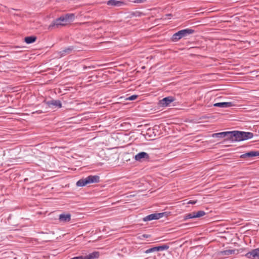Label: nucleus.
I'll use <instances>...</instances> for the list:
<instances>
[{
    "instance_id": "nucleus-7",
    "label": "nucleus",
    "mask_w": 259,
    "mask_h": 259,
    "mask_svg": "<svg viewBox=\"0 0 259 259\" xmlns=\"http://www.w3.org/2000/svg\"><path fill=\"white\" fill-rule=\"evenodd\" d=\"M148 154L144 152L139 153L135 156V160L138 161H142L144 159H148Z\"/></svg>"
},
{
    "instance_id": "nucleus-13",
    "label": "nucleus",
    "mask_w": 259,
    "mask_h": 259,
    "mask_svg": "<svg viewBox=\"0 0 259 259\" xmlns=\"http://www.w3.org/2000/svg\"><path fill=\"white\" fill-rule=\"evenodd\" d=\"M71 219V215L69 213L61 214L59 216V220L63 222H69Z\"/></svg>"
},
{
    "instance_id": "nucleus-2",
    "label": "nucleus",
    "mask_w": 259,
    "mask_h": 259,
    "mask_svg": "<svg viewBox=\"0 0 259 259\" xmlns=\"http://www.w3.org/2000/svg\"><path fill=\"white\" fill-rule=\"evenodd\" d=\"M193 32V31L191 29H184L181 31H179V32L176 33L173 35V39H180L183 37H184L188 34H191Z\"/></svg>"
},
{
    "instance_id": "nucleus-15",
    "label": "nucleus",
    "mask_w": 259,
    "mask_h": 259,
    "mask_svg": "<svg viewBox=\"0 0 259 259\" xmlns=\"http://www.w3.org/2000/svg\"><path fill=\"white\" fill-rule=\"evenodd\" d=\"M242 141L251 139L253 135L250 132H242Z\"/></svg>"
},
{
    "instance_id": "nucleus-5",
    "label": "nucleus",
    "mask_w": 259,
    "mask_h": 259,
    "mask_svg": "<svg viewBox=\"0 0 259 259\" xmlns=\"http://www.w3.org/2000/svg\"><path fill=\"white\" fill-rule=\"evenodd\" d=\"M164 213H153L150 214L147 217H146L144 219V221H151L153 220H158L160 218H162L164 216Z\"/></svg>"
},
{
    "instance_id": "nucleus-10",
    "label": "nucleus",
    "mask_w": 259,
    "mask_h": 259,
    "mask_svg": "<svg viewBox=\"0 0 259 259\" xmlns=\"http://www.w3.org/2000/svg\"><path fill=\"white\" fill-rule=\"evenodd\" d=\"M259 151H252L243 154L240 156L242 158H245L249 157L258 156Z\"/></svg>"
},
{
    "instance_id": "nucleus-19",
    "label": "nucleus",
    "mask_w": 259,
    "mask_h": 259,
    "mask_svg": "<svg viewBox=\"0 0 259 259\" xmlns=\"http://www.w3.org/2000/svg\"><path fill=\"white\" fill-rule=\"evenodd\" d=\"M194 218H200L204 216L205 214V212L204 211L200 210L197 212H193Z\"/></svg>"
},
{
    "instance_id": "nucleus-23",
    "label": "nucleus",
    "mask_w": 259,
    "mask_h": 259,
    "mask_svg": "<svg viewBox=\"0 0 259 259\" xmlns=\"http://www.w3.org/2000/svg\"><path fill=\"white\" fill-rule=\"evenodd\" d=\"M137 97H138V96H137V95H132V96L129 97L128 98H127L126 99L127 100L132 101V100H134L136 99L137 98Z\"/></svg>"
},
{
    "instance_id": "nucleus-26",
    "label": "nucleus",
    "mask_w": 259,
    "mask_h": 259,
    "mask_svg": "<svg viewBox=\"0 0 259 259\" xmlns=\"http://www.w3.org/2000/svg\"><path fill=\"white\" fill-rule=\"evenodd\" d=\"M69 51H70V49H67V50H64V52L65 53H67V52H68Z\"/></svg>"
},
{
    "instance_id": "nucleus-6",
    "label": "nucleus",
    "mask_w": 259,
    "mask_h": 259,
    "mask_svg": "<svg viewBox=\"0 0 259 259\" xmlns=\"http://www.w3.org/2000/svg\"><path fill=\"white\" fill-rule=\"evenodd\" d=\"M174 101V99L171 97H168L163 98L159 101V104L161 107H166L169 105Z\"/></svg>"
},
{
    "instance_id": "nucleus-18",
    "label": "nucleus",
    "mask_w": 259,
    "mask_h": 259,
    "mask_svg": "<svg viewBox=\"0 0 259 259\" xmlns=\"http://www.w3.org/2000/svg\"><path fill=\"white\" fill-rule=\"evenodd\" d=\"M87 185H88V184L85 179H80L76 183V186L77 187H83Z\"/></svg>"
},
{
    "instance_id": "nucleus-20",
    "label": "nucleus",
    "mask_w": 259,
    "mask_h": 259,
    "mask_svg": "<svg viewBox=\"0 0 259 259\" xmlns=\"http://www.w3.org/2000/svg\"><path fill=\"white\" fill-rule=\"evenodd\" d=\"M168 247L167 246L164 245V246L155 247V249H156V251H160V250H164V249H168Z\"/></svg>"
},
{
    "instance_id": "nucleus-22",
    "label": "nucleus",
    "mask_w": 259,
    "mask_h": 259,
    "mask_svg": "<svg viewBox=\"0 0 259 259\" xmlns=\"http://www.w3.org/2000/svg\"><path fill=\"white\" fill-rule=\"evenodd\" d=\"M154 251H156L155 247L146 250L145 252L146 253H149Z\"/></svg>"
},
{
    "instance_id": "nucleus-11",
    "label": "nucleus",
    "mask_w": 259,
    "mask_h": 259,
    "mask_svg": "<svg viewBox=\"0 0 259 259\" xmlns=\"http://www.w3.org/2000/svg\"><path fill=\"white\" fill-rule=\"evenodd\" d=\"M85 179L88 184L98 183L99 181V177L97 176H90Z\"/></svg>"
},
{
    "instance_id": "nucleus-3",
    "label": "nucleus",
    "mask_w": 259,
    "mask_h": 259,
    "mask_svg": "<svg viewBox=\"0 0 259 259\" xmlns=\"http://www.w3.org/2000/svg\"><path fill=\"white\" fill-rule=\"evenodd\" d=\"M229 138L233 141H242V132L232 131L230 132Z\"/></svg>"
},
{
    "instance_id": "nucleus-9",
    "label": "nucleus",
    "mask_w": 259,
    "mask_h": 259,
    "mask_svg": "<svg viewBox=\"0 0 259 259\" xmlns=\"http://www.w3.org/2000/svg\"><path fill=\"white\" fill-rule=\"evenodd\" d=\"M49 106L53 109L59 108L62 107L61 103L60 101L53 100L48 103Z\"/></svg>"
},
{
    "instance_id": "nucleus-27",
    "label": "nucleus",
    "mask_w": 259,
    "mask_h": 259,
    "mask_svg": "<svg viewBox=\"0 0 259 259\" xmlns=\"http://www.w3.org/2000/svg\"><path fill=\"white\" fill-rule=\"evenodd\" d=\"M27 257L26 256H25V258L24 259H27Z\"/></svg>"
},
{
    "instance_id": "nucleus-12",
    "label": "nucleus",
    "mask_w": 259,
    "mask_h": 259,
    "mask_svg": "<svg viewBox=\"0 0 259 259\" xmlns=\"http://www.w3.org/2000/svg\"><path fill=\"white\" fill-rule=\"evenodd\" d=\"M213 106L221 108H227L232 106L233 104L231 102H221L215 103Z\"/></svg>"
},
{
    "instance_id": "nucleus-8",
    "label": "nucleus",
    "mask_w": 259,
    "mask_h": 259,
    "mask_svg": "<svg viewBox=\"0 0 259 259\" xmlns=\"http://www.w3.org/2000/svg\"><path fill=\"white\" fill-rule=\"evenodd\" d=\"M107 4L108 6H115V7H122L125 5L123 2L115 1V0H110L107 2Z\"/></svg>"
},
{
    "instance_id": "nucleus-16",
    "label": "nucleus",
    "mask_w": 259,
    "mask_h": 259,
    "mask_svg": "<svg viewBox=\"0 0 259 259\" xmlns=\"http://www.w3.org/2000/svg\"><path fill=\"white\" fill-rule=\"evenodd\" d=\"M36 37L34 36H30L25 37L24 40L27 44H30L35 41Z\"/></svg>"
},
{
    "instance_id": "nucleus-21",
    "label": "nucleus",
    "mask_w": 259,
    "mask_h": 259,
    "mask_svg": "<svg viewBox=\"0 0 259 259\" xmlns=\"http://www.w3.org/2000/svg\"><path fill=\"white\" fill-rule=\"evenodd\" d=\"M189 219H194L193 212L186 214L184 217L185 221Z\"/></svg>"
},
{
    "instance_id": "nucleus-1",
    "label": "nucleus",
    "mask_w": 259,
    "mask_h": 259,
    "mask_svg": "<svg viewBox=\"0 0 259 259\" xmlns=\"http://www.w3.org/2000/svg\"><path fill=\"white\" fill-rule=\"evenodd\" d=\"M74 15L73 14H67L56 19L53 23L50 26V27L55 26L57 27L59 26H64L71 23L74 20Z\"/></svg>"
},
{
    "instance_id": "nucleus-4",
    "label": "nucleus",
    "mask_w": 259,
    "mask_h": 259,
    "mask_svg": "<svg viewBox=\"0 0 259 259\" xmlns=\"http://www.w3.org/2000/svg\"><path fill=\"white\" fill-rule=\"evenodd\" d=\"M245 256L251 259H259V247L247 253Z\"/></svg>"
},
{
    "instance_id": "nucleus-17",
    "label": "nucleus",
    "mask_w": 259,
    "mask_h": 259,
    "mask_svg": "<svg viewBox=\"0 0 259 259\" xmlns=\"http://www.w3.org/2000/svg\"><path fill=\"white\" fill-rule=\"evenodd\" d=\"M230 132H221V133L213 134L212 135V137L213 138H215V137H225L227 136H229V137H230Z\"/></svg>"
},
{
    "instance_id": "nucleus-24",
    "label": "nucleus",
    "mask_w": 259,
    "mask_h": 259,
    "mask_svg": "<svg viewBox=\"0 0 259 259\" xmlns=\"http://www.w3.org/2000/svg\"><path fill=\"white\" fill-rule=\"evenodd\" d=\"M146 1V0H135L133 1V2L134 3H144Z\"/></svg>"
},
{
    "instance_id": "nucleus-25",
    "label": "nucleus",
    "mask_w": 259,
    "mask_h": 259,
    "mask_svg": "<svg viewBox=\"0 0 259 259\" xmlns=\"http://www.w3.org/2000/svg\"><path fill=\"white\" fill-rule=\"evenodd\" d=\"M197 202L196 200H190L187 202V204H194Z\"/></svg>"
},
{
    "instance_id": "nucleus-14",
    "label": "nucleus",
    "mask_w": 259,
    "mask_h": 259,
    "mask_svg": "<svg viewBox=\"0 0 259 259\" xmlns=\"http://www.w3.org/2000/svg\"><path fill=\"white\" fill-rule=\"evenodd\" d=\"M238 251L235 249H227L220 252V254L222 255H228L232 254H238Z\"/></svg>"
}]
</instances>
